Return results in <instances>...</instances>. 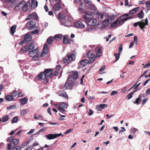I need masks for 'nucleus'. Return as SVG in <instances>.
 <instances>
[{"instance_id":"obj_1","label":"nucleus","mask_w":150,"mask_h":150,"mask_svg":"<svg viewBox=\"0 0 150 150\" xmlns=\"http://www.w3.org/2000/svg\"><path fill=\"white\" fill-rule=\"evenodd\" d=\"M53 70L52 69H47L42 72L38 76L39 80H43V83L46 84L49 82L48 78L52 79L54 76Z\"/></svg>"},{"instance_id":"obj_2","label":"nucleus","mask_w":150,"mask_h":150,"mask_svg":"<svg viewBox=\"0 0 150 150\" xmlns=\"http://www.w3.org/2000/svg\"><path fill=\"white\" fill-rule=\"evenodd\" d=\"M75 59V56L74 53H71L68 55L67 57L63 59V61L64 63H69L72 60H74Z\"/></svg>"},{"instance_id":"obj_3","label":"nucleus","mask_w":150,"mask_h":150,"mask_svg":"<svg viewBox=\"0 0 150 150\" xmlns=\"http://www.w3.org/2000/svg\"><path fill=\"white\" fill-rule=\"evenodd\" d=\"M39 50L38 49L30 51L29 55L31 57H33V58L36 60L39 59V56L37 55Z\"/></svg>"},{"instance_id":"obj_4","label":"nucleus","mask_w":150,"mask_h":150,"mask_svg":"<svg viewBox=\"0 0 150 150\" xmlns=\"http://www.w3.org/2000/svg\"><path fill=\"white\" fill-rule=\"evenodd\" d=\"M87 55L89 59V63H92L96 57L95 54H93L92 51L89 50L88 52Z\"/></svg>"},{"instance_id":"obj_5","label":"nucleus","mask_w":150,"mask_h":150,"mask_svg":"<svg viewBox=\"0 0 150 150\" xmlns=\"http://www.w3.org/2000/svg\"><path fill=\"white\" fill-rule=\"evenodd\" d=\"M19 140L16 139H13L11 142L9 143L7 146V150H11V146H14L18 145Z\"/></svg>"},{"instance_id":"obj_6","label":"nucleus","mask_w":150,"mask_h":150,"mask_svg":"<svg viewBox=\"0 0 150 150\" xmlns=\"http://www.w3.org/2000/svg\"><path fill=\"white\" fill-rule=\"evenodd\" d=\"M78 77V74L77 71L74 72L72 74L70 75L68 77L69 81H75Z\"/></svg>"},{"instance_id":"obj_7","label":"nucleus","mask_w":150,"mask_h":150,"mask_svg":"<svg viewBox=\"0 0 150 150\" xmlns=\"http://www.w3.org/2000/svg\"><path fill=\"white\" fill-rule=\"evenodd\" d=\"M148 20L147 18L145 20L143 19L141 21H139V26L140 28L143 29L145 28V25H148Z\"/></svg>"},{"instance_id":"obj_8","label":"nucleus","mask_w":150,"mask_h":150,"mask_svg":"<svg viewBox=\"0 0 150 150\" xmlns=\"http://www.w3.org/2000/svg\"><path fill=\"white\" fill-rule=\"evenodd\" d=\"M62 133L60 134H49L45 136L46 138L48 140H51L55 139L57 137L61 136Z\"/></svg>"},{"instance_id":"obj_9","label":"nucleus","mask_w":150,"mask_h":150,"mask_svg":"<svg viewBox=\"0 0 150 150\" xmlns=\"http://www.w3.org/2000/svg\"><path fill=\"white\" fill-rule=\"evenodd\" d=\"M95 15L94 13L93 12L86 11L85 13V15L83 16V18L86 20L90 19L93 17Z\"/></svg>"},{"instance_id":"obj_10","label":"nucleus","mask_w":150,"mask_h":150,"mask_svg":"<svg viewBox=\"0 0 150 150\" xmlns=\"http://www.w3.org/2000/svg\"><path fill=\"white\" fill-rule=\"evenodd\" d=\"M36 24V22L35 21H31L26 24V26L29 30H31L34 28Z\"/></svg>"},{"instance_id":"obj_11","label":"nucleus","mask_w":150,"mask_h":150,"mask_svg":"<svg viewBox=\"0 0 150 150\" xmlns=\"http://www.w3.org/2000/svg\"><path fill=\"white\" fill-rule=\"evenodd\" d=\"M38 16L37 14L33 12L29 14L28 16L25 19L26 20H29L31 19L36 20L38 18Z\"/></svg>"},{"instance_id":"obj_12","label":"nucleus","mask_w":150,"mask_h":150,"mask_svg":"<svg viewBox=\"0 0 150 150\" xmlns=\"http://www.w3.org/2000/svg\"><path fill=\"white\" fill-rule=\"evenodd\" d=\"M86 22L88 25L91 26H94L97 22L96 19L92 18L86 20Z\"/></svg>"},{"instance_id":"obj_13","label":"nucleus","mask_w":150,"mask_h":150,"mask_svg":"<svg viewBox=\"0 0 150 150\" xmlns=\"http://www.w3.org/2000/svg\"><path fill=\"white\" fill-rule=\"evenodd\" d=\"M25 3V1L23 0L21 1L14 8V9L16 11H18L21 8H22L23 4Z\"/></svg>"},{"instance_id":"obj_14","label":"nucleus","mask_w":150,"mask_h":150,"mask_svg":"<svg viewBox=\"0 0 150 150\" xmlns=\"http://www.w3.org/2000/svg\"><path fill=\"white\" fill-rule=\"evenodd\" d=\"M74 27L80 28H83L85 27V25L81 21H77L74 23Z\"/></svg>"},{"instance_id":"obj_15","label":"nucleus","mask_w":150,"mask_h":150,"mask_svg":"<svg viewBox=\"0 0 150 150\" xmlns=\"http://www.w3.org/2000/svg\"><path fill=\"white\" fill-rule=\"evenodd\" d=\"M30 3L28 1H27L26 3H25L23 4L22 10L24 12H26L30 8Z\"/></svg>"},{"instance_id":"obj_16","label":"nucleus","mask_w":150,"mask_h":150,"mask_svg":"<svg viewBox=\"0 0 150 150\" xmlns=\"http://www.w3.org/2000/svg\"><path fill=\"white\" fill-rule=\"evenodd\" d=\"M72 87V84L71 82L67 81L65 83L64 86H63L62 88L64 90L69 89H71Z\"/></svg>"},{"instance_id":"obj_17","label":"nucleus","mask_w":150,"mask_h":150,"mask_svg":"<svg viewBox=\"0 0 150 150\" xmlns=\"http://www.w3.org/2000/svg\"><path fill=\"white\" fill-rule=\"evenodd\" d=\"M96 18L97 20L100 19H102L104 18H105V16H104V15L103 13H100L98 11H97L96 13ZM99 21V20H98Z\"/></svg>"},{"instance_id":"obj_18","label":"nucleus","mask_w":150,"mask_h":150,"mask_svg":"<svg viewBox=\"0 0 150 150\" xmlns=\"http://www.w3.org/2000/svg\"><path fill=\"white\" fill-rule=\"evenodd\" d=\"M28 52L35 48V45L33 42H31L28 45H26Z\"/></svg>"},{"instance_id":"obj_19","label":"nucleus","mask_w":150,"mask_h":150,"mask_svg":"<svg viewBox=\"0 0 150 150\" xmlns=\"http://www.w3.org/2000/svg\"><path fill=\"white\" fill-rule=\"evenodd\" d=\"M96 57H99L101 56L102 52L100 47H97L95 49Z\"/></svg>"},{"instance_id":"obj_20","label":"nucleus","mask_w":150,"mask_h":150,"mask_svg":"<svg viewBox=\"0 0 150 150\" xmlns=\"http://www.w3.org/2000/svg\"><path fill=\"white\" fill-rule=\"evenodd\" d=\"M23 36L24 40L26 42L30 41L32 39V36L29 34H25Z\"/></svg>"},{"instance_id":"obj_21","label":"nucleus","mask_w":150,"mask_h":150,"mask_svg":"<svg viewBox=\"0 0 150 150\" xmlns=\"http://www.w3.org/2000/svg\"><path fill=\"white\" fill-rule=\"evenodd\" d=\"M107 107V104H100L99 105L97 106L96 109L98 111H101L102 109H103L105 108H106Z\"/></svg>"},{"instance_id":"obj_22","label":"nucleus","mask_w":150,"mask_h":150,"mask_svg":"<svg viewBox=\"0 0 150 150\" xmlns=\"http://www.w3.org/2000/svg\"><path fill=\"white\" fill-rule=\"evenodd\" d=\"M53 8L55 11H59L61 9L62 7L59 4L57 3L54 4Z\"/></svg>"},{"instance_id":"obj_23","label":"nucleus","mask_w":150,"mask_h":150,"mask_svg":"<svg viewBox=\"0 0 150 150\" xmlns=\"http://www.w3.org/2000/svg\"><path fill=\"white\" fill-rule=\"evenodd\" d=\"M28 52V51L27 48V47L26 45H25L22 47L19 51V53L20 54H21L23 53H26Z\"/></svg>"},{"instance_id":"obj_24","label":"nucleus","mask_w":150,"mask_h":150,"mask_svg":"<svg viewBox=\"0 0 150 150\" xmlns=\"http://www.w3.org/2000/svg\"><path fill=\"white\" fill-rule=\"evenodd\" d=\"M141 88H139L135 90L134 91L131 92L130 93H129V94L126 96V98H127V100H129L131 98H132V95L134 94V93L136 92L137 91H138Z\"/></svg>"},{"instance_id":"obj_25","label":"nucleus","mask_w":150,"mask_h":150,"mask_svg":"<svg viewBox=\"0 0 150 150\" xmlns=\"http://www.w3.org/2000/svg\"><path fill=\"white\" fill-rule=\"evenodd\" d=\"M58 94L59 96L63 97L66 98H68V96L66 93L63 90L60 91L58 93Z\"/></svg>"},{"instance_id":"obj_26","label":"nucleus","mask_w":150,"mask_h":150,"mask_svg":"<svg viewBox=\"0 0 150 150\" xmlns=\"http://www.w3.org/2000/svg\"><path fill=\"white\" fill-rule=\"evenodd\" d=\"M140 7H139L134 8L129 11V13L130 14H133L138 11Z\"/></svg>"},{"instance_id":"obj_27","label":"nucleus","mask_w":150,"mask_h":150,"mask_svg":"<svg viewBox=\"0 0 150 150\" xmlns=\"http://www.w3.org/2000/svg\"><path fill=\"white\" fill-rule=\"evenodd\" d=\"M80 64L83 67L86 66L88 63H89V60L87 59H83L80 62Z\"/></svg>"},{"instance_id":"obj_28","label":"nucleus","mask_w":150,"mask_h":150,"mask_svg":"<svg viewBox=\"0 0 150 150\" xmlns=\"http://www.w3.org/2000/svg\"><path fill=\"white\" fill-rule=\"evenodd\" d=\"M61 23L62 25L66 27H69L71 25V23L68 21H61Z\"/></svg>"},{"instance_id":"obj_29","label":"nucleus","mask_w":150,"mask_h":150,"mask_svg":"<svg viewBox=\"0 0 150 150\" xmlns=\"http://www.w3.org/2000/svg\"><path fill=\"white\" fill-rule=\"evenodd\" d=\"M20 101L21 102L20 105H23L27 102L28 99L26 97H25L23 99H21Z\"/></svg>"},{"instance_id":"obj_30","label":"nucleus","mask_w":150,"mask_h":150,"mask_svg":"<svg viewBox=\"0 0 150 150\" xmlns=\"http://www.w3.org/2000/svg\"><path fill=\"white\" fill-rule=\"evenodd\" d=\"M54 40H58V39L61 40L63 38V36L61 34H57L54 35Z\"/></svg>"},{"instance_id":"obj_31","label":"nucleus","mask_w":150,"mask_h":150,"mask_svg":"<svg viewBox=\"0 0 150 150\" xmlns=\"http://www.w3.org/2000/svg\"><path fill=\"white\" fill-rule=\"evenodd\" d=\"M16 27V25H14L11 28L10 33L11 35H13L15 32Z\"/></svg>"},{"instance_id":"obj_32","label":"nucleus","mask_w":150,"mask_h":150,"mask_svg":"<svg viewBox=\"0 0 150 150\" xmlns=\"http://www.w3.org/2000/svg\"><path fill=\"white\" fill-rule=\"evenodd\" d=\"M58 18L61 22V21H63V20L65 18V16L64 14L59 13L58 14Z\"/></svg>"},{"instance_id":"obj_33","label":"nucleus","mask_w":150,"mask_h":150,"mask_svg":"<svg viewBox=\"0 0 150 150\" xmlns=\"http://www.w3.org/2000/svg\"><path fill=\"white\" fill-rule=\"evenodd\" d=\"M43 52L45 54H47L48 52V47L46 44H45L43 47Z\"/></svg>"},{"instance_id":"obj_34","label":"nucleus","mask_w":150,"mask_h":150,"mask_svg":"<svg viewBox=\"0 0 150 150\" xmlns=\"http://www.w3.org/2000/svg\"><path fill=\"white\" fill-rule=\"evenodd\" d=\"M137 17L139 19H142L143 18L144 14L143 11L142 10H141L140 12L137 14Z\"/></svg>"},{"instance_id":"obj_35","label":"nucleus","mask_w":150,"mask_h":150,"mask_svg":"<svg viewBox=\"0 0 150 150\" xmlns=\"http://www.w3.org/2000/svg\"><path fill=\"white\" fill-rule=\"evenodd\" d=\"M112 20V18H107L106 19L104 20V21L102 22V24L104 26H105L106 24L109 22L110 21H111Z\"/></svg>"},{"instance_id":"obj_36","label":"nucleus","mask_w":150,"mask_h":150,"mask_svg":"<svg viewBox=\"0 0 150 150\" xmlns=\"http://www.w3.org/2000/svg\"><path fill=\"white\" fill-rule=\"evenodd\" d=\"M5 99L6 100L9 101H13L14 100V98L13 97L12 95H7L6 96Z\"/></svg>"},{"instance_id":"obj_37","label":"nucleus","mask_w":150,"mask_h":150,"mask_svg":"<svg viewBox=\"0 0 150 150\" xmlns=\"http://www.w3.org/2000/svg\"><path fill=\"white\" fill-rule=\"evenodd\" d=\"M54 40V38L52 37H50L48 38L47 40V43L49 45L52 44L53 41Z\"/></svg>"},{"instance_id":"obj_38","label":"nucleus","mask_w":150,"mask_h":150,"mask_svg":"<svg viewBox=\"0 0 150 150\" xmlns=\"http://www.w3.org/2000/svg\"><path fill=\"white\" fill-rule=\"evenodd\" d=\"M142 97L140 95L138 98H137L136 100L135 101H134L133 103L134 104H136L137 105H139L141 101Z\"/></svg>"},{"instance_id":"obj_39","label":"nucleus","mask_w":150,"mask_h":150,"mask_svg":"<svg viewBox=\"0 0 150 150\" xmlns=\"http://www.w3.org/2000/svg\"><path fill=\"white\" fill-rule=\"evenodd\" d=\"M9 119V116L7 115L3 117L2 118V122H4L7 121Z\"/></svg>"},{"instance_id":"obj_40","label":"nucleus","mask_w":150,"mask_h":150,"mask_svg":"<svg viewBox=\"0 0 150 150\" xmlns=\"http://www.w3.org/2000/svg\"><path fill=\"white\" fill-rule=\"evenodd\" d=\"M30 142L29 140L26 142H23L21 144V146L22 148H24L25 146L27 145Z\"/></svg>"},{"instance_id":"obj_41","label":"nucleus","mask_w":150,"mask_h":150,"mask_svg":"<svg viewBox=\"0 0 150 150\" xmlns=\"http://www.w3.org/2000/svg\"><path fill=\"white\" fill-rule=\"evenodd\" d=\"M118 20H116L114 22L111 24L110 25L111 28H115L117 25V21Z\"/></svg>"},{"instance_id":"obj_42","label":"nucleus","mask_w":150,"mask_h":150,"mask_svg":"<svg viewBox=\"0 0 150 150\" xmlns=\"http://www.w3.org/2000/svg\"><path fill=\"white\" fill-rule=\"evenodd\" d=\"M57 109L59 111L62 113H64V112L66 111V110L64 109L61 106H59L57 108Z\"/></svg>"},{"instance_id":"obj_43","label":"nucleus","mask_w":150,"mask_h":150,"mask_svg":"<svg viewBox=\"0 0 150 150\" xmlns=\"http://www.w3.org/2000/svg\"><path fill=\"white\" fill-rule=\"evenodd\" d=\"M18 121V118L17 116H16L13 117L11 121L12 123H16Z\"/></svg>"},{"instance_id":"obj_44","label":"nucleus","mask_w":150,"mask_h":150,"mask_svg":"<svg viewBox=\"0 0 150 150\" xmlns=\"http://www.w3.org/2000/svg\"><path fill=\"white\" fill-rule=\"evenodd\" d=\"M68 39L65 36H63V43L64 44H66L68 42Z\"/></svg>"},{"instance_id":"obj_45","label":"nucleus","mask_w":150,"mask_h":150,"mask_svg":"<svg viewBox=\"0 0 150 150\" xmlns=\"http://www.w3.org/2000/svg\"><path fill=\"white\" fill-rule=\"evenodd\" d=\"M60 105H62L64 108L65 109H67V104L65 102L61 103H60Z\"/></svg>"},{"instance_id":"obj_46","label":"nucleus","mask_w":150,"mask_h":150,"mask_svg":"<svg viewBox=\"0 0 150 150\" xmlns=\"http://www.w3.org/2000/svg\"><path fill=\"white\" fill-rule=\"evenodd\" d=\"M146 7L147 8H148V10H150V1H147L146 2Z\"/></svg>"},{"instance_id":"obj_47","label":"nucleus","mask_w":150,"mask_h":150,"mask_svg":"<svg viewBox=\"0 0 150 150\" xmlns=\"http://www.w3.org/2000/svg\"><path fill=\"white\" fill-rule=\"evenodd\" d=\"M114 55L116 59V60L115 61V62H116L119 59L120 56V54L118 53L117 54L115 53L114 54Z\"/></svg>"},{"instance_id":"obj_48","label":"nucleus","mask_w":150,"mask_h":150,"mask_svg":"<svg viewBox=\"0 0 150 150\" xmlns=\"http://www.w3.org/2000/svg\"><path fill=\"white\" fill-rule=\"evenodd\" d=\"M138 82H137L132 87V88H133V87H134V89H135L136 90V89H137L138 88H138V87L139 86V85L140 84V83H139L138 84H137V83Z\"/></svg>"},{"instance_id":"obj_49","label":"nucleus","mask_w":150,"mask_h":150,"mask_svg":"<svg viewBox=\"0 0 150 150\" xmlns=\"http://www.w3.org/2000/svg\"><path fill=\"white\" fill-rule=\"evenodd\" d=\"M122 44H121L119 47V50L118 51V53L120 54L122 52Z\"/></svg>"},{"instance_id":"obj_50","label":"nucleus","mask_w":150,"mask_h":150,"mask_svg":"<svg viewBox=\"0 0 150 150\" xmlns=\"http://www.w3.org/2000/svg\"><path fill=\"white\" fill-rule=\"evenodd\" d=\"M21 147L20 146H17L13 147L12 150H21Z\"/></svg>"},{"instance_id":"obj_51","label":"nucleus","mask_w":150,"mask_h":150,"mask_svg":"<svg viewBox=\"0 0 150 150\" xmlns=\"http://www.w3.org/2000/svg\"><path fill=\"white\" fill-rule=\"evenodd\" d=\"M12 94L13 96L15 97L18 95V92L16 90H14L11 93Z\"/></svg>"},{"instance_id":"obj_52","label":"nucleus","mask_w":150,"mask_h":150,"mask_svg":"<svg viewBox=\"0 0 150 150\" xmlns=\"http://www.w3.org/2000/svg\"><path fill=\"white\" fill-rule=\"evenodd\" d=\"M90 8L95 11L97 10L96 7L92 4L91 5V7H90Z\"/></svg>"},{"instance_id":"obj_53","label":"nucleus","mask_w":150,"mask_h":150,"mask_svg":"<svg viewBox=\"0 0 150 150\" xmlns=\"http://www.w3.org/2000/svg\"><path fill=\"white\" fill-rule=\"evenodd\" d=\"M84 2L87 4L91 5L92 4V2L91 1H89L88 0H83Z\"/></svg>"},{"instance_id":"obj_54","label":"nucleus","mask_w":150,"mask_h":150,"mask_svg":"<svg viewBox=\"0 0 150 150\" xmlns=\"http://www.w3.org/2000/svg\"><path fill=\"white\" fill-rule=\"evenodd\" d=\"M13 137L12 136H11L10 137H8L7 139V141L8 142H11L12 141V140L13 139Z\"/></svg>"},{"instance_id":"obj_55","label":"nucleus","mask_w":150,"mask_h":150,"mask_svg":"<svg viewBox=\"0 0 150 150\" xmlns=\"http://www.w3.org/2000/svg\"><path fill=\"white\" fill-rule=\"evenodd\" d=\"M132 18V17H127L123 19L122 20V23H124L125 21H127L129 19Z\"/></svg>"},{"instance_id":"obj_56","label":"nucleus","mask_w":150,"mask_h":150,"mask_svg":"<svg viewBox=\"0 0 150 150\" xmlns=\"http://www.w3.org/2000/svg\"><path fill=\"white\" fill-rule=\"evenodd\" d=\"M117 20H118L117 21V25H121L123 23H122V20H121L120 19H117Z\"/></svg>"},{"instance_id":"obj_57","label":"nucleus","mask_w":150,"mask_h":150,"mask_svg":"<svg viewBox=\"0 0 150 150\" xmlns=\"http://www.w3.org/2000/svg\"><path fill=\"white\" fill-rule=\"evenodd\" d=\"M73 131V129H70L68 130H67L64 133V134H66L68 133H69Z\"/></svg>"},{"instance_id":"obj_58","label":"nucleus","mask_w":150,"mask_h":150,"mask_svg":"<svg viewBox=\"0 0 150 150\" xmlns=\"http://www.w3.org/2000/svg\"><path fill=\"white\" fill-rule=\"evenodd\" d=\"M84 8L83 7V8H79L78 10L81 12V13H82L84 12Z\"/></svg>"},{"instance_id":"obj_59","label":"nucleus","mask_w":150,"mask_h":150,"mask_svg":"<svg viewBox=\"0 0 150 150\" xmlns=\"http://www.w3.org/2000/svg\"><path fill=\"white\" fill-rule=\"evenodd\" d=\"M68 21L71 23L73 21L72 18L71 16H69L68 17Z\"/></svg>"},{"instance_id":"obj_60","label":"nucleus","mask_w":150,"mask_h":150,"mask_svg":"<svg viewBox=\"0 0 150 150\" xmlns=\"http://www.w3.org/2000/svg\"><path fill=\"white\" fill-rule=\"evenodd\" d=\"M35 129H31L29 132H28L27 134L28 135H30L33 133Z\"/></svg>"},{"instance_id":"obj_61","label":"nucleus","mask_w":150,"mask_h":150,"mask_svg":"<svg viewBox=\"0 0 150 150\" xmlns=\"http://www.w3.org/2000/svg\"><path fill=\"white\" fill-rule=\"evenodd\" d=\"M117 93H118V92L117 91H113L111 92L110 95L111 96H113L117 94Z\"/></svg>"},{"instance_id":"obj_62","label":"nucleus","mask_w":150,"mask_h":150,"mask_svg":"<svg viewBox=\"0 0 150 150\" xmlns=\"http://www.w3.org/2000/svg\"><path fill=\"white\" fill-rule=\"evenodd\" d=\"M147 100H148L147 98H146V99H144L142 100V104L143 105L147 101Z\"/></svg>"},{"instance_id":"obj_63","label":"nucleus","mask_w":150,"mask_h":150,"mask_svg":"<svg viewBox=\"0 0 150 150\" xmlns=\"http://www.w3.org/2000/svg\"><path fill=\"white\" fill-rule=\"evenodd\" d=\"M27 110L26 109H23L22 110L21 113H23V115L25 114L26 113Z\"/></svg>"},{"instance_id":"obj_64","label":"nucleus","mask_w":150,"mask_h":150,"mask_svg":"<svg viewBox=\"0 0 150 150\" xmlns=\"http://www.w3.org/2000/svg\"><path fill=\"white\" fill-rule=\"evenodd\" d=\"M150 80V79H149L146 80L144 83L143 85L144 86H145L146 84Z\"/></svg>"}]
</instances>
